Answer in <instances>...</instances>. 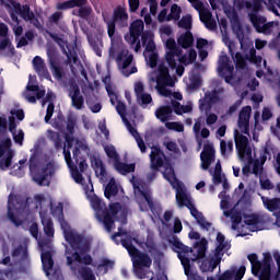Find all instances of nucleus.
Listing matches in <instances>:
<instances>
[{
  "mask_svg": "<svg viewBox=\"0 0 280 280\" xmlns=\"http://www.w3.org/2000/svg\"><path fill=\"white\" fill-rule=\"evenodd\" d=\"M61 231L69 246L66 245L67 266L73 270V264L93 265V256H91V242L84 235L71 230L67 221H61Z\"/></svg>",
  "mask_w": 280,
  "mask_h": 280,
  "instance_id": "nucleus-1",
  "label": "nucleus"
},
{
  "mask_svg": "<svg viewBox=\"0 0 280 280\" xmlns=\"http://www.w3.org/2000/svg\"><path fill=\"white\" fill-rule=\"evenodd\" d=\"M262 256V260H259V256L255 253L247 255L252 266V275L258 277L259 280H270L272 277V254L264 253Z\"/></svg>",
  "mask_w": 280,
  "mask_h": 280,
  "instance_id": "nucleus-2",
  "label": "nucleus"
},
{
  "mask_svg": "<svg viewBox=\"0 0 280 280\" xmlns=\"http://www.w3.org/2000/svg\"><path fill=\"white\" fill-rule=\"evenodd\" d=\"M171 244L174 247L175 253H177V257L188 280H205V278L198 275V272L191 271V259H189V253H194V248L183 244V242H180L176 236L173 237Z\"/></svg>",
  "mask_w": 280,
  "mask_h": 280,
  "instance_id": "nucleus-3",
  "label": "nucleus"
},
{
  "mask_svg": "<svg viewBox=\"0 0 280 280\" xmlns=\"http://www.w3.org/2000/svg\"><path fill=\"white\" fill-rule=\"evenodd\" d=\"M8 130V119L0 116V170H8L12 165L14 152L12 151V139L4 138Z\"/></svg>",
  "mask_w": 280,
  "mask_h": 280,
  "instance_id": "nucleus-4",
  "label": "nucleus"
},
{
  "mask_svg": "<svg viewBox=\"0 0 280 280\" xmlns=\"http://www.w3.org/2000/svg\"><path fill=\"white\" fill-rule=\"evenodd\" d=\"M28 168L34 183L39 185V187H49L48 176H54V164L51 162L47 163L46 166H38V158L36 154H32L28 160Z\"/></svg>",
  "mask_w": 280,
  "mask_h": 280,
  "instance_id": "nucleus-5",
  "label": "nucleus"
},
{
  "mask_svg": "<svg viewBox=\"0 0 280 280\" xmlns=\"http://www.w3.org/2000/svg\"><path fill=\"white\" fill-rule=\"evenodd\" d=\"M92 209H94L96 213V218L100 222H102L105 226L107 233L113 231V226L115 225V221L110 217V212L106 208V203L100 197L94 196L91 198Z\"/></svg>",
  "mask_w": 280,
  "mask_h": 280,
  "instance_id": "nucleus-6",
  "label": "nucleus"
},
{
  "mask_svg": "<svg viewBox=\"0 0 280 280\" xmlns=\"http://www.w3.org/2000/svg\"><path fill=\"white\" fill-rule=\"evenodd\" d=\"M130 257L136 277L138 279H145L147 273L144 268H150L152 266V258L150 255L138 249Z\"/></svg>",
  "mask_w": 280,
  "mask_h": 280,
  "instance_id": "nucleus-7",
  "label": "nucleus"
},
{
  "mask_svg": "<svg viewBox=\"0 0 280 280\" xmlns=\"http://www.w3.org/2000/svg\"><path fill=\"white\" fill-rule=\"evenodd\" d=\"M188 237L190 240H200L194 244V249L196 250V253H190L192 254L190 259L192 261H199V259H205L207 257V246L209 244L207 238H200V233L196 231L189 232Z\"/></svg>",
  "mask_w": 280,
  "mask_h": 280,
  "instance_id": "nucleus-8",
  "label": "nucleus"
},
{
  "mask_svg": "<svg viewBox=\"0 0 280 280\" xmlns=\"http://www.w3.org/2000/svg\"><path fill=\"white\" fill-rule=\"evenodd\" d=\"M50 38L52 40H61V49L67 57V62L70 65V67H73V65H78V52L75 51V46L69 44L67 40L63 38L58 37L57 34L49 33Z\"/></svg>",
  "mask_w": 280,
  "mask_h": 280,
  "instance_id": "nucleus-9",
  "label": "nucleus"
},
{
  "mask_svg": "<svg viewBox=\"0 0 280 280\" xmlns=\"http://www.w3.org/2000/svg\"><path fill=\"white\" fill-rule=\"evenodd\" d=\"M165 48L167 49L165 54V60L170 69H176V57L183 54V48L176 45V39L168 38L165 43Z\"/></svg>",
  "mask_w": 280,
  "mask_h": 280,
  "instance_id": "nucleus-10",
  "label": "nucleus"
},
{
  "mask_svg": "<svg viewBox=\"0 0 280 280\" xmlns=\"http://www.w3.org/2000/svg\"><path fill=\"white\" fill-rule=\"evenodd\" d=\"M132 60H135V56L130 54L129 50L122 49L120 52H118L116 57V62L118 67H121L124 74L126 78L129 75H132V73H137L138 69L137 67H132L130 71H126L130 65H132Z\"/></svg>",
  "mask_w": 280,
  "mask_h": 280,
  "instance_id": "nucleus-11",
  "label": "nucleus"
},
{
  "mask_svg": "<svg viewBox=\"0 0 280 280\" xmlns=\"http://www.w3.org/2000/svg\"><path fill=\"white\" fill-rule=\"evenodd\" d=\"M137 189L144 200L138 202L140 211H151L153 215H156V213H159V206L154 202V199H152V192L142 190L140 187H137Z\"/></svg>",
  "mask_w": 280,
  "mask_h": 280,
  "instance_id": "nucleus-12",
  "label": "nucleus"
},
{
  "mask_svg": "<svg viewBox=\"0 0 280 280\" xmlns=\"http://www.w3.org/2000/svg\"><path fill=\"white\" fill-rule=\"evenodd\" d=\"M233 71H235V67L231 65V58L226 55H222L219 59L218 72L221 74V78H224L226 84H231Z\"/></svg>",
  "mask_w": 280,
  "mask_h": 280,
  "instance_id": "nucleus-13",
  "label": "nucleus"
},
{
  "mask_svg": "<svg viewBox=\"0 0 280 280\" xmlns=\"http://www.w3.org/2000/svg\"><path fill=\"white\" fill-rule=\"evenodd\" d=\"M128 9H126V5L118 4L113 11L112 21L121 30L128 27Z\"/></svg>",
  "mask_w": 280,
  "mask_h": 280,
  "instance_id": "nucleus-14",
  "label": "nucleus"
},
{
  "mask_svg": "<svg viewBox=\"0 0 280 280\" xmlns=\"http://www.w3.org/2000/svg\"><path fill=\"white\" fill-rule=\"evenodd\" d=\"M250 113H253V107L245 106L238 114L237 127L244 135L250 132Z\"/></svg>",
  "mask_w": 280,
  "mask_h": 280,
  "instance_id": "nucleus-15",
  "label": "nucleus"
},
{
  "mask_svg": "<svg viewBox=\"0 0 280 280\" xmlns=\"http://www.w3.org/2000/svg\"><path fill=\"white\" fill-rule=\"evenodd\" d=\"M47 58H48V62L50 65V69L52 71V75L57 80H65V68H62V67L60 68V66H58V54H56V50L48 49Z\"/></svg>",
  "mask_w": 280,
  "mask_h": 280,
  "instance_id": "nucleus-16",
  "label": "nucleus"
},
{
  "mask_svg": "<svg viewBox=\"0 0 280 280\" xmlns=\"http://www.w3.org/2000/svg\"><path fill=\"white\" fill-rule=\"evenodd\" d=\"M144 24L142 20H136L131 23L129 27V35H125V40L129 45H135L139 40L141 34H143Z\"/></svg>",
  "mask_w": 280,
  "mask_h": 280,
  "instance_id": "nucleus-17",
  "label": "nucleus"
},
{
  "mask_svg": "<svg viewBox=\"0 0 280 280\" xmlns=\"http://www.w3.org/2000/svg\"><path fill=\"white\" fill-rule=\"evenodd\" d=\"M200 159L202 170H209V167H211V163L215 161V149L213 148V144L206 143L203 145Z\"/></svg>",
  "mask_w": 280,
  "mask_h": 280,
  "instance_id": "nucleus-18",
  "label": "nucleus"
},
{
  "mask_svg": "<svg viewBox=\"0 0 280 280\" xmlns=\"http://www.w3.org/2000/svg\"><path fill=\"white\" fill-rule=\"evenodd\" d=\"M244 275H246V266L242 265L238 269L236 266H232L219 276L218 280H242Z\"/></svg>",
  "mask_w": 280,
  "mask_h": 280,
  "instance_id": "nucleus-19",
  "label": "nucleus"
},
{
  "mask_svg": "<svg viewBox=\"0 0 280 280\" xmlns=\"http://www.w3.org/2000/svg\"><path fill=\"white\" fill-rule=\"evenodd\" d=\"M69 97L73 108H77V110L84 108V96L80 93V86L77 83L70 86Z\"/></svg>",
  "mask_w": 280,
  "mask_h": 280,
  "instance_id": "nucleus-20",
  "label": "nucleus"
},
{
  "mask_svg": "<svg viewBox=\"0 0 280 280\" xmlns=\"http://www.w3.org/2000/svg\"><path fill=\"white\" fill-rule=\"evenodd\" d=\"M234 141H235L236 150L238 152V156L241 161H244V156L246 154V148H248V138L240 133V131L235 130Z\"/></svg>",
  "mask_w": 280,
  "mask_h": 280,
  "instance_id": "nucleus-21",
  "label": "nucleus"
},
{
  "mask_svg": "<svg viewBox=\"0 0 280 280\" xmlns=\"http://www.w3.org/2000/svg\"><path fill=\"white\" fill-rule=\"evenodd\" d=\"M91 167L94 170L97 178H106L108 174L106 173V166L100 156H90Z\"/></svg>",
  "mask_w": 280,
  "mask_h": 280,
  "instance_id": "nucleus-22",
  "label": "nucleus"
},
{
  "mask_svg": "<svg viewBox=\"0 0 280 280\" xmlns=\"http://www.w3.org/2000/svg\"><path fill=\"white\" fill-rule=\"evenodd\" d=\"M230 23L232 25L234 34L236 35V38L238 39V43H241V45H244V27L242 26V22L240 21V16L237 15V13L232 14Z\"/></svg>",
  "mask_w": 280,
  "mask_h": 280,
  "instance_id": "nucleus-23",
  "label": "nucleus"
},
{
  "mask_svg": "<svg viewBox=\"0 0 280 280\" xmlns=\"http://www.w3.org/2000/svg\"><path fill=\"white\" fill-rule=\"evenodd\" d=\"M218 102H220V94H205L203 98L199 100V110L209 113Z\"/></svg>",
  "mask_w": 280,
  "mask_h": 280,
  "instance_id": "nucleus-24",
  "label": "nucleus"
},
{
  "mask_svg": "<svg viewBox=\"0 0 280 280\" xmlns=\"http://www.w3.org/2000/svg\"><path fill=\"white\" fill-rule=\"evenodd\" d=\"M222 262V256L214 254V257L209 260H203L199 266L201 272H213L218 266Z\"/></svg>",
  "mask_w": 280,
  "mask_h": 280,
  "instance_id": "nucleus-25",
  "label": "nucleus"
},
{
  "mask_svg": "<svg viewBox=\"0 0 280 280\" xmlns=\"http://www.w3.org/2000/svg\"><path fill=\"white\" fill-rule=\"evenodd\" d=\"M164 158H165V153H163V151H161V149H159L156 147L153 148V150L151 151V154H150L152 170H159V167H163V165L165 163L163 161Z\"/></svg>",
  "mask_w": 280,
  "mask_h": 280,
  "instance_id": "nucleus-26",
  "label": "nucleus"
},
{
  "mask_svg": "<svg viewBox=\"0 0 280 280\" xmlns=\"http://www.w3.org/2000/svg\"><path fill=\"white\" fill-rule=\"evenodd\" d=\"M176 200L179 207H187L189 211L196 208V205L191 200V197H189L188 194L185 192V190L183 189H177Z\"/></svg>",
  "mask_w": 280,
  "mask_h": 280,
  "instance_id": "nucleus-27",
  "label": "nucleus"
},
{
  "mask_svg": "<svg viewBox=\"0 0 280 280\" xmlns=\"http://www.w3.org/2000/svg\"><path fill=\"white\" fill-rule=\"evenodd\" d=\"M40 259L43 270L49 277V271L54 270V254H51V250L42 252Z\"/></svg>",
  "mask_w": 280,
  "mask_h": 280,
  "instance_id": "nucleus-28",
  "label": "nucleus"
},
{
  "mask_svg": "<svg viewBox=\"0 0 280 280\" xmlns=\"http://www.w3.org/2000/svg\"><path fill=\"white\" fill-rule=\"evenodd\" d=\"M114 168L116 170V172H118V174H121L122 176H126L127 174H132V172H135V170H137V164L131 163V164H127L121 162V158L119 160H117L114 164H113Z\"/></svg>",
  "mask_w": 280,
  "mask_h": 280,
  "instance_id": "nucleus-29",
  "label": "nucleus"
},
{
  "mask_svg": "<svg viewBox=\"0 0 280 280\" xmlns=\"http://www.w3.org/2000/svg\"><path fill=\"white\" fill-rule=\"evenodd\" d=\"M262 205L267 211H270V213H279L280 211V198H268V197H261Z\"/></svg>",
  "mask_w": 280,
  "mask_h": 280,
  "instance_id": "nucleus-30",
  "label": "nucleus"
},
{
  "mask_svg": "<svg viewBox=\"0 0 280 280\" xmlns=\"http://www.w3.org/2000/svg\"><path fill=\"white\" fill-rule=\"evenodd\" d=\"M177 45L182 47V49H189L194 47V34L191 31H186L177 38Z\"/></svg>",
  "mask_w": 280,
  "mask_h": 280,
  "instance_id": "nucleus-31",
  "label": "nucleus"
},
{
  "mask_svg": "<svg viewBox=\"0 0 280 280\" xmlns=\"http://www.w3.org/2000/svg\"><path fill=\"white\" fill-rule=\"evenodd\" d=\"M172 113H174V109L170 105H164L159 107L155 110V117L156 119H160L162 124H165L166 121H170V117H172Z\"/></svg>",
  "mask_w": 280,
  "mask_h": 280,
  "instance_id": "nucleus-32",
  "label": "nucleus"
},
{
  "mask_svg": "<svg viewBox=\"0 0 280 280\" xmlns=\"http://www.w3.org/2000/svg\"><path fill=\"white\" fill-rule=\"evenodd\" d=\"M33 66L38 75H42V78H48L49 70H47V66H45V60H43L40 56L34 57Z\"/></svg>",
  "mask_w": 280,
  "mask_h": 280,
  "instance_id": "nucleus-33",
  "label": "nucleus"
},
{
  "mask_svg": "<svg viewBox=\"0 0 280 280\" xmlns=\"http://www.w3.org/2000/svg\"><path fill=\"white\" fill-rule=\"evenodd\" d=\"M244 224L248 226L252 233H255L256 231H260L259 224H261V218L257 214L245 215Z\"/></svg>",
  "mask_w": 280,
  "mask_h": 280,
  "instance_id": "nucleus-34",
  "label": "nucleus"
},
{
  "mask_svg": "<svg viewBox=\"0 0 280 280\" xmlns=\"http://www.w3.org/2000/svg\"><path fill=\"white\" fill-rule=\"evenodd\" d=\"M217 247L214 250V255H219V257H224V250H226V237L221 232L217 234Z\"/></svg>",
  "mask_w": 280,
  "mask_h": 280,
  "instance_id": "nucleus-35",
  "label": "nucleus"
},
{
  "mask_svg": "<svg viewBox=\"0 0 280 280\" xmlns=\"http://www.w3.org/2000/svg\"><path fill=\"white\" fill-rule=\"evenodd\" d=\"M80 266L82 267H80L79 269V275L82 280H96L95 273H93V269L89 267L90 265L80 264ZM91 266L95 267V264H93V260Z\"/></svg>",
  "mask_w": 280,
  "mask_h": 280,
  "instance_id": "nucleus-36",
  "label": "nucleus"
},
{
  "mask_svg": "<svg viewBox=\"0 0 280 280\" xmlns=\"http://www.w3.org/2000/svg\"><path fill=\"white\" fill-rule=\"evenodd\" d=\"M75 126H78V116L73 113L67 115L66 129L68 135H75Z\"/></svg>",
  "mask_w": 280,
  "mask_h": 280,
  "instance_id": "nucleus-37",
  "label": "nucleus"
},
{
  "mask_svg": "<svg viewBox=\"0 0 280 280\" xmlns=\"http://www.w3.org/2000/svg\"><path fill=\"white\" fill-rule=\"evenodd\" d=\"M118 194L119 188L117 187V184L115 183V180L110 179L104 190L105 198H107V200H110V198H115V196H117Z\"/></svg>",
  "mask_w": 280,
  "mask_h": 280,
  "instance_id": "nucleus-38",
  "label": "nucleus"
},
{
  "mask_svg": "<svg viewBox=\"0 0 280 280\" xmlns=\"http://www.w3.org/2000/svg\"><path fill=\"white\" fill-rule=\"evenodd\" d=\"M162 174L165 180H167L171 185L178 183V178H176V173L174 172V167H172V164H167Z\"/></svg>",
  "mask_w": 280,
  "mask_h": 280,
  "instance_id": "nucleus-39",
  "label": "nucleus"
},
{
  "mask_svg": "<svg viewBox=\"0 0 280 280\" xmlns=\"http://www.w3.org/2000/svg\"><path fill=\"white\" fill-rule=\"evenodd\" d=\"M48 139L49 141H52L55 145V150H62V145L65 143L62 142V138H60L59 132H56L54 130H48Z\"/></svg>",
  "mask_w": 280,
  "mask_h": 280,
  "instance_id": "nucleus-40",
  "label": "nucleus"
},
{
  "mask_svg": "<svg viewBox=\"0 0 280 280\" xmlns=\"http://www.w3.org/2000/svg\"><path fill=\"white\" fill-rule=\"evenodd\" d=\"M249 21L252 23V25L255 27L256 32H258V30L264 26V24L266 23V16L264 15H258L255 13H249Z\"/></svg>",
  "mask_w": 280,
  "mask_h": 280,
  "instance_id": "nucleus-41",
  "label": "nucleus"
},
{
  "mask_svg": "<svg viewBox=\"0 0 280 280\" xmlns=\"http://www.w3.org/2000/svg\"><path fill=\"white\" fill-rule=\"evenodd\" d=\"M21 19L24 21H36L38 22V19H36V15L34 12L30 9L28 4L22 5V11L20 13Z\"/></svg>",
  "mask_w": 280,
  "mask_h": 280,
  "instance_id": "nucleus-42",
  "label": "nucleus"
},
{
  "mask_svg": "<svg viewBox=\"0 0 280 280\" xmlns=\"http://www.w3.org/2000/svg\"><path fill=\"white\" fill-rule=\"evenodd\" d=\"M105 154L109 159L110 163H114L119 161L121 158L119 156V153H117V149H115L114 145H107L104 148Z\"/></svg>",
  "mask_w": 280,
  "mask_h": 280,
  "instance_id": "nucleus-43",
  "label": "nucleus"
},
{
  "mask_svg": "<svg viewBox=\"0 0 280 280\" xmlns=\"http://www.w3.org/2000/svg\"><path fill=\"white\" fill-rule=\"evenodd\" d=\"M91 14H93V8H91V5H86V4L79 8L75 13V15L79 16V19H83L84 21H88L89 16H91Z\"/></svg>",
  "mask_w": 280,
  "mask_h": 280,
  "instance_id": "nucleus-44",
  "label": "nucleus"
},
{
  "mask_svg": "<svg viewBox=\"0 0 280 280\" xmlns=\"http://www.w3.org/2000/svg\"><path fill=\"white\" fill-rule=\"evenodd\" d=\"M119 244H121V246L126 248L129 257H131L138 250V248L132 245V238H122L119 241Z\"/></svg>",
  "mask_w": 280,
  "mask_h": 280,
  "instance_id": "nucleus-45",
  "label": "nucleus"
},
{
  "mask_svg": "<svg viewBox=\"0 0 280 280\" xmlns=\"http://www.w3.org/2000/svg\"><path fill=\"white\" fill-rule=\"evenodd\" d=\"M65 115H62L61 112H59L57 117H55V119L52 120V126L54 128H56V130L62 132V130H65Z\"/></svg>",
  "mask_w": 280,
  "mask_h": 280,
  "instance_id": "nucleus-46",
  "label": "nucleus"
},
{
  "mask_svg": "<svg viewBox=\"0 0 280 280\" xmlns=\"http://www.w3.org/2000/svg\"><path fill=\"white\" fill-rule=\"evenodd\" d=\"M44 233L47 237H54L56 230H54V221L51 219H47L43 221Z\"/></svg>",
  "mask_w": 280,
  "mask_h": 280,
  "instance_id": "nucleus-47",
  "label": "nucleus"
},
{
  "mask_svg": "<svg viewBox=\"0 0 280 280\" xmlns=\"http://www.w3.org/2000/svg\"><path fill=\"white\" fill-rule=\"evenodd\" d=\"M12 257H21L22 260L27 259L28 257L27 247L23 245H19L13 249Z\"/></svg>",
  "mask_w": 280,
  "mask_h": 280,
  "instance_id": "nucleus-48",
  "label": "nucleus"
},
{
  "mask_svg": "<svg viewBox=\"0 0 280 280\" xmlns=\"http://www.w3.org/2000/svg\"><path fill=\"white\" fill-rule=\"evenodd\" d=\"M220 150H221L222 156H226V154H231V152H233V141L226 142L225 140H221Z\"/></svg>",
  "mask_w": 280,
  "mask_h": 280,
  "instance_id": "nucleus-49",
  "label": "nucleus"
},
{
  "mask_svg": "<svg viewBox=\"0 0 280 280\" xmlns=\"http://www.w3.org/2000/svg\"><path fill=\"white\" fill-rule=\"evenodd\" d=\"M246 154H248L249 158L247 160V163L242 168V174H243V176L248 177V176H250V174H253L250 165H253L254 160H253V156H250V149L247 150Z\"/></svg>",
  "mask_w": 280,
  "mask_h": 280,
  "instance_id": "nucleus-50",
  "label": "nucleus"
},
{
  "mask_svg": "<svg viewBox=\"0 0 280 280\" xmlns=\"http://www.w3.org/2000/svg\"><path fill=\"white\" fill-rule=\"evenodd\" d=\"M156 86H174L172 77L156 75Z\"/></svg>",
  "mask_w": 280,
  "mask_h": 280,
  "instance_id": "nucleus-51",
  "label": "nucleus"
},
{
  "mask_svg": "<svg viewBox=\"0 0 280 280\" xmlns=\"http://www.w3.org/2000/svg\"><path fill=\"white\" fill-rule=\"evenodd\" d=\"M235 67L242 71L246 69V59H244V55H242V52L235 54Z\"/></svg>",
  "mask_w": 280,
  "mask_h": 280,
  "instance_id": "nucleus-52",
  "label": "nucleus"
},
{
  "mask_svg": "<svg viewBox=\"0 0 280 280\" xmlns=\"http://www.w3.org/2000/svg\"><path fill=\"white\" fill-rule=\"evenodd\" d=\"M121 210V205L119 202H114L109 205V215L112 218V222H115V218H117V213Z\"/></svg>",
  "mask_w": 280,
  "mask_h": 280,
  "instance_id": "nucleus-53",
  "label": "nucleus"
},
{
  "mask_svg": "<svg viewBox=\"0 0 280 280\" xmlns=\"http://www.w3.org/2000/svg\"><path fill=\"white\" fill-rule=\"evenodd\" d=\"M20 270L16 269V268H13V269H9V270H4V277L9 280H20L21 277L19 276L20 275Z\"/></svg>",
  "mask_w": 280,
  "mask_h": 280,
  "instance_id": "nucleus-54",
  "label": "nucleus"
},
{
  "mask_svg": "<svg viewBox=\"0 0 280 280\" xmlns=\"http://www.w3.org/2000/svg\"><path fill=\"white\" fill-rule=\"evenodd\" d=\"M253 171L252 174L254 176H261L264 174V163H261L259 160H254Z\"/></svg>",
  "mask_w": 280,
  "mask_h": 280,
  "instance_id": "nucleus-55",
  "label": "nucleus"
},
{
  "mask_svg": "<svg viewBox=\"0 0 280 280\" xmlns=\"http://www.w3.org/2000/svg\"><path fill=\"white\" fill-rule=\"evenodd\" d=\"M5 49H9L12 54H14V46L12 45V42L8 37L3 38L0 42V51H3Z\"/></svg>",
  "mask_w": 280,
  "mask_h": 280,
  "instance_id": "nucleus-56",
  "label": "nucleus"
},
{
  "mask_svg": "<svg viewBox=\"0 0 280 280\" xmlns=\"http://www.w3.org/2000/svg\"><path fill=\"white\" fill-rule=\"evenodd\" d=\"M105 23L107 25L108 37L110 38V40H113V38L115 37L117 24L113 20L105 21Z\"/></svg>",
  "mask_w": 280,
  "mask_h": 280,
  "instance_id": "nucleus-57",
  "label": "nucleus"
},
{
  "mask_svg": "<svg viewBox=\"0 0 280 280\" xmlns=\"http://www.w3.org/2000/svg\"><path fill=\"white\" fill-rule=\"evenodd\" d=\"M138 102L141 104V106H148V104H152V95L148 93L140 94L137 96Z\"/></svg>",
  "mask_w": 280,
  "mask_h": 280,
  "instance_id": "nucleus-58",
  "label": "nucleus"
},
{
  "mask_svg": "<svg viewBox=\"0 0 280 280\" xmlns=\"http://www.w3.org/2000/svg\"><path fill=\"white\" fill-rule=\"evenodd\" d=\"M50 213L54 215V218H58L61 220L62 218V202H59L57 206H51L50 207Z\"/></svg>",
  "mask_w": 280,
  "mask_h": 280,
  "instance_id": "nucleus-59",
  "label": "nucleus"
},
{
  "mask_svg": "<svg viewBox=\"0 0 280 280\" xmlns=\"http://www.w3.org/2000/svg\"><path fill=\"white\" fill-rule=\"evenodd\" d=\"M203 19H207L208 21L206 22V27L207 30H217L218 28V23L215 21L210 20L211 19V13L206 12L203 13Z\"/></svg>",
  "mask_w": 280,
  "mask_h": 280,
  "instance_id": "nucleus-60",
  "label": "nucleus"
},
{
  "mask_svg": "<svg viewBox=\"0 0 280 280\" xmlns=\"http://www.w3.org/2000/svg\"><path fill=\"white\" fill-rule=\"evenodd\" d=\"M272 27H275V22H268L262 24V26L257 31L258 34H271Z\"/></svg>",
  "mask_w": 280,
  "mask_h": 280,
  "instance_id": "nucleus-61",
  "label": "nucleus"
},
{
  "mask_svg": "<svg viewBox=\"0 0 280 280\" xmlns=\"http://www.w3.org/2000/svg\"><path fill=\"white\" fill-rule=\"evenodd\" d=\"M178 27H182L183 30H191V15H188L186 18H182V21L177 23Z\"/></svg>",
  "mask_w": 280,
  "mask_h": 280,
  "instance_id": "nucleus-62",
  "label": "nucleus"
},
{
  "mask_svg": "<svg viewBox=\"0 0 280 280\" xmlns=\"http://www.w3.org/2000/svg\"><path fill=\"white\" fill-rule=\"evenodd\" d=\"M246 8L253 10L252 14H259V11L261 10V2L259 1H254L253 3L246 2Z\"/></svg>",
  "mask_w": 280,
  "mask_h": 280,
  "instance_id": "nucleus-63",
  "label": "nucleus"
},
{
  "mask_svg": "<svg viewBox=\"0 0 280 280\" xmlns=\"http://www.w3.org/2000/svg\"><path fill=\"white\" fill-rule=\"evenodd\" d=\"M182 12H183V9H180V7H178V4H173L171 7V14L174 15V21L180 20Z\"/></svg>",
  "mask_w": 280,
  "mask_h": 280,
  "instance_id": "nucleus-64",
  "label": "nucleus"
}]
</instances>
